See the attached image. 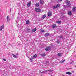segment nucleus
Segmentation results:
<instances>
[{"instance_id": "2eb2a0df", "label": "nucleus", "mask_w": 76, "mask_h": 76, "mask_svg": "<svg viewBox=\"0 0 76 76\" xmlns=\"http://www.w3.org/2000/svg\"><path fill=\"white\" fill-rule=\"evenodd\" d=\"M56 23H58V24H60V23H61V21H57L56 22Z\"/></svg>"}, {"instance_id": "2f4dec72", "label": "nucleus", "mask_w": 76, "mask_h": 76, "mask_svg": "<svg viewBox=\"0 0 76 76\" xmlns=\"http://www.w3.org/2000/svg\"><path fill=\"white\" fill-rule=\"evenodd\" d=\"M48 71H49V72H51V71H53V70H48Z\"/></svg>"}, {"instance_id": "b1692460", "label": "nucleus", "mask_w": 76, "mask_h": 76, "mask_svg": "<svg viewBox=\"0 0 76 76\" xmlns=\"http://www.w3.org/2000/svg\"><path fill=\"white\" fill-rule=\"evenodd\" d=\"M57 44H59V43H60V41L59 40V39H58L57 40Z\"/></svg>"}, {"instance_id": "e433bc0d", "label": "nucleus", "mask_w": 76, "mask_h": 76, "mask_svg": "<svg viewBox=\"0 0 76 76\" xmlns=\"http://www.w3.org/2000/svg\"><path fill=\"white\" fill-rule=\"evenodd\" d=\"M59 1H62V0H58Z\"/></svg>"}, {"instance_id": "a18cd8bd", "label": "nucleus", "mask_w": 76, "mask_h": 76, "mask_svg": "<svg viewBox=\"0 0 76 76\" xmlns=\"http://www.w3.org/2000/svg\"><path fill=\"white\" fill-rule=\"evenodd\" d=\"M72 72H73V71H72Z\"/></svg>"}, {"instance_id": "473e14b6", "label": "nucleus", "mask_w": 76, "mask_h": 76, "mask_svg": "<svg viewBox=\"0 0 76 76\" xmlns=\"http://www.w3.org/2000/svg\"><path fill=\"white\" fill-rule=\"evenodd\" d=\"M3 60L4 61H6V59H5V58H3Z\"/></svg>"}, {"instance_id": "c03bdc74", "label": "nucleus", "mask_w": 76, "mask_h": 76, "mask_svg": "<svg viewBox=\"0 0 76 76\" xmlns=\"http://www.w3.org/2000/svg\"><path fill=\"white\" fill-rule=\"evenodd\" d=\"M51 76H54L53 75H51Z\"/></svg>"}, {"instance_id": "aec40b11", "label": "nucleus", "mask_w": 76, "mask_h": 76, "mask_svg": "<svg viewBox=\"0 0 76 76\" xmlns=\"http://www.w3.org/2000/svg\"><path fill=\"white\" fill-rule=\"evenodd\" d=\"M40 3L41 4H43L44 1H42V0H41L40 1Z\"/></svg>"}, {"instance_id": "20e7f679", "label": "nucleus", "mask_w": 76, "mask_h": 76, "mask_svg": "<svg viewBox=\"0 0 76 76\" xmlns=\"http://www.w3.org/2000/svg\"><path fill=\"white\" fill-rule=\"evenodd\" d=\"M4 28V24H3V25L0 27V31H2V29H3Z\"/></svg>"}, {"instance_id": "5701e85b", "label": "nucleus", "mask_w": 76, "mask_h": 76, "mask_svg": "<svg viewBox=\"0 0 76 76\" xmlns=\"http://www.w3.org/2000/svg\"><path fill=\"white\" fill-rule=\"evenodd\" d=\"M49 35V33H47L45 34V37H48V36Z\"/></svg>"}, {"instance_id": "c85d7f7f", "label": "nucleus", "mask_w": 76, "mask_h": 76, "mask_svg": "<svg viewBox=\"0 0 76 76\" xmlns=\"http://www.w3.org/2000/svg\"><path fill=\"white\" fill-rule=\"evenodd\" d=\"M34 59V58H32H32H31L30 59V61H31V63L32 62V59Z\"/></svg>"}, {"instance_id": "f257e3e1", "label": "nucleus", "mask_w": 76, "mask_h": 76, "mask_svg": "<svg viewBox=\"0 0 76 76\" xmlns=\"http://www.w3.org/2000/svg\"><path fill=\"white\" fill-rule=\"evenodd\" d=\"M65 3L66 4H67L68 7H70V6H72V4H70V2L68 0L65 1Z\"/></svg>"}, {"instance_id": "58836bf2", "label": "nucleus", "mask_w": 76, "mask_h": 76, "mask_svg": "<svg viewBox=\"0 0 76 76\" xmlns=\"http://www.w3.org/2000/svg\"><path fill=\"white\" fill-rule=\"evenodd\" d=\"M62 76H65L64 75H62Z\"/></svg>"}, {"instance_id": "0eeeda50", "label": "nucleus", "mask_w": 76, "mask_h": 76, "mask_svg": "<svg viewBox=\"0 0 76 76\" xmlns=\"http://www.w3.org/2000/svg\"><path fill=\"white\" fill-rule=\"evenodd\" d=\"M68 14L70 16V15H72V12L70 11H69L68 12Z\"/></svg>"}, {"instance_id": "cd10ccee", "label": "nucleus", "mask_w": 76, "mask_h": 76, "mask_svg": "<svg viewBox=\"0 0 76 76\" xmlns=\"http://www.w3.org/2000/svg\"><path fill=\"white\" fill-rule=\"evenodd\" d=\"M40 32H44L45 31H44V30H41L40 31Z\"/></svg>"}, {"instance_id": "37998d69", "label": "nucleus", "mask_w": 76, "mask_h": 76, "mask_svg": "<svg viewBox=\"0 0 76 76\" xmlns=\"http://www.w3.org/2000/svg\"><path fill=\"white\" fill-rule=\"evenodd\" d=\"M18 4H19V3H18Z\"/></svg>"}, {"instance_id": "dca6fc26", "label": "nucleus", "mask_w": 76, "mask_h": 76, "mask_svg": "<svg viewBox=\"0 0 76 76\" xmlns=\"http://www.w3.org/2000/svg\"><path fill=\"white\" fill-rule=\"evenodd\" d=\"M57 26H56V24H53L52 25V28H56Z\"/></svg>"}, {"instance_id": "a878e982", "label": "nucleus", "mask_w": 76, "mask_h": 76, "mask_svg": "<svg viewBox=\"0 0 76 76\" xmlns=\"http://www.w3.org/2000/svg\"><path fill=\"white\" fill-rule=\"evenodd\" d=\"M12 55L13 57L15 58H16L17 57V56H16V55L13 53L12 54Z\"/></svg>"}, {"instance_id": "bb28decb", "label": "nucleus", "mask_w": 76, "mask_h": 76, "mask_svg": "<svg viewBox=\"0 0 76 76\" xmlns=\"http://www.w3.org/2000/svg\"><path fill=\"white\" fill-rule=\"evenodd\" d=\"M56 6V8H57V7H59L60 6V5L59 4H57Z\"/></svg>"}, {"instance_id": "a19ab883", "label": "nucleus", "mask_w": 76, "mask_h": 76, "mask_svg": "<svg viewBox=\"0 0 76 76\" xmlns=\"http://www.w3.org/2000/svg\"><path fill=\"white\" fill-rule=\"evenodd\" d=\"M74 67H76V65L75 66H74Z\"/></svg>"}, {"instance_id": "393cba45", "label": "nucleus", "mask_w": 76, "mask_h": 76, "mask_svg": "<svg viewBox=\"0 0 76 76\" xmlns=\"http://www.w3.org/2000/svg\"><path fill=\"white\" fill-rule=\"evenodd\" d=\"M47 71H44L42 72H41V73H47Z\"/></svg>"}, {"instance_id": "f704fd0d", "label": "nucleus", "mask_w": 76, "mask_h": 76, "mask_svg": "<svg viewBox=\"0 0 76 76\" xmlns=\"http://www.w3.org/2000/svg\"><path fill=\"white\" fill-rule=\"evenodd\" d=\"M73 63V61L72 62H71L69 63V64H72Z\"/></svg>"}, {"instance_id": "f8f14e48", "label": "nucleus", "mask_w": 76, "mask_h": 76, "mask_svg": "<svg viewBox=\"0 0 76 76\" xmlns=\"http://www.w3.org/2000/svg\"><path fill=\"white\" fill-rule=\"evenodd\" d=\"M45 56V53L42 54H41V57H44V56Z\"/></svg>"}, {"instance_id": "a211bd4d", "label": "nucleus", "mask_w": 76, "mask_h": 76, "mask_svg": "<svg viewBox=\"0 0 76 76\" xmlns=\"http://www.w3.org/2000/svg\"><path fill=\"white\" fill-rule=\"evenodd\" d=\"M30 23V21L29 20H27L26 22V24H29Z\"/></svg>"}, {"instance_id": "ea45409f", "label": "nucleus", "mask_w": 76, "mask_h": 76, "mask_svg": "<svg viewBox=\"0 0 76 76\" xmlns=\"http://www.w3.org/2000/svg\"><path fill=\"white\" fill-rule=\"evenodd\" d=\"M69 69H72V68H68Z\"/></svg>"}, {"instance_id": "39448f33", "label": "nucleus", "mask_w": 76, "mask_h": 76, "mask_svg": "<svg viewBox=\"0 0 76 76\" xmlns=\"http://www.w3.org/2000/svg\"><path fill=\"white\" fill-rule=\"evenodd\" d=\"M45 17H46V15L45 14L43 16L42 18H40V19L41 20H43V19L45 18Z\"/></svg>"}, {"instance_id": "1a4fd4ad", "label": "nucleus", "mask_w": 76, "mask_h": 76, "mask_svg": "<svg viewBox=\"0 0 76 76\" xmlns=\"http://www.w3.org/2000/svg\"><path fill=\"white\" fill-rule=\"evenodd\" d=\"M37 56V54H35L32 57V58L34 59V58H35Z\"/></svg>"}, {"instance_id": "6e6552de", "label": "nucleus", "mask_w": 76, "mask_h": 76, "mask_svg": "<svg viewBox=\"0 0 76 76\" xmlns=\"http://www.w3.org/2000/svg\"><path fill=\"white\" fill-rule=\"evenodd\" d=\"M37 31V28H34L31 31L32 32H35Z\"/></svg>"}, {"instance_id": "c9c22d12", "label": "nucleus", "mask_w": 76, "mask_h": 76, "mask_svg": "<svg viewBox=\"0 0 76 76\" xmlns=\"http://www.w3.org/2000/svg\"><path fill=\"white\" fill-rule=\"evenodd\" d=\"M39 73H41V70H39Z\"/></svg>"}, {"instance_id": "9d476101", "label": "nucleus", "mask_w": 76, "mask_h": 76, "mask_svg": "<svg viewBox=\"0 0 76 76\" xmlns=\"http://www.w3.org/2000/svg\"><path fill=\"white\" fill-rule=\"evenodd\" d=\"M10 20V18L9 16H7V22H9Z\"/></svg>"}, {"instance_id": "4468645a", "label": "nucleus", "mask_w": 76, "mask_h": 76, "mask_svg": "<svg viewBox=\"0 0 76 76\" xmlns=\"http://www.w3.org/2000/svg\"><path fill=\"white\" fill-rule=\"evenodd\" d=\"M63 54V53H60L58 54V57L61 56V55Z\"/></svg>"}, {"instance_id": "9b49d317", "label": "nucleus", "mask_w": 76, "mask_h": 76, "mask_svg": "<svg viewBox=\"0 0 76 76\" xmlns=\"http://www.w3.org/2000/svg\"><path fill=\"white\" fill-rule=\"evenodd\" d=\"M76 7H73L72 10L73 12H75V11L76 10Z\"/></svg>"}, {"instance_id": "f3484780", "label": "nucleus", "mask_w": 76, "mask_h": 76, "mask_svg": "<svg viewBox=\"0 0 76 76\" xmlns=\"http://www.w3.org/2000/svg\"><path fill=\"white\" fill-rule=\"evenodd\" d=\"M51 12H49L48 13V16H51Z\"/></svg>"}, {"instance_id": "72a5a7b5", "label": "nucleus", "mask_w": 76, "mask_h": 76, "mask_svg": "<svg viewBox=\"0 0 76 76\" xmlns=\"http://www.w3.org/2000/svg\"><path fill=\"white\" fill-rule=\"evenodd\" d=\"M19 55V54H18V53H17L15 55H16V56H18V55Z\"/></svg>"}, {"instance_id": "f03ea898", "label": "nucleus", "mask_w": 76, "mask_h": 76, "mask_svg": "<svg viewBox=\"0 0 76 76\" xmlns=\"http://www.w3.org/2000/svg\"><path fill=\"white\" fill-rule=\"evenodd\" d=\"M35 11L37 12H41V10L40 8H37L35 9Z\"/></svg>"}, {"instance_id": "6ab92c4d", "label": "nucleus", "mask_w": 76, "mask_h": 76, "mask_svg": "<svg viewBox=\"0 0 76 76\" xmlns=\"http://www.w3.org/2000/svg\"><path fill=\"white\" fill-rule=\"evenodd\" d=\"M26 31H28V32H29V31H30V29L29 28H26Z\"/></svg>"}, {"instance_id": "7ed1b4c3", "label": "nucleus", "mask_w": 76, "mask_h": 76, "mask_svg": "<svg viewBox=\"0 0 76 76\" xmlns=\"http://www.w3.org/2000/svg\"><path fill=\"white\" fill-rule=\"evenodd\" d=\"M51 50V47L50 46L47 47L46 48L45 50L47 51H50Z\"/></svg>"}, {"instance_id": "ddd939ff", "label": "nucleus", "mask_w": 76, "mask_h": 76, "mask_svg": "<svg viewBox=\"0 0 76 76\" xmlns=\"http://www.w3.org/2000/svg\"><path fill=\"white\" fill-rule=\"evenodd\" d=\"M66 74H67V75H72V73H71L70 72H67L66 73Z\"/></svg>"}, {"instance_id": "4be33fe9", "label": "nucleus", "mask_w": 76, "mask_h": 76, "mask_svg": "<svg viewBox=\"0 0 76 76\" xmlns=\"http://www.w3.org/2000/svg\"><path fill=\"white\" fill-rule=\"evenodd\" d=\"M39 3H37V4H36V6L37 7H38L39 6Z\"/></svg>"}, {"instance_id": "423d86ee", "label": "nucleus", "mask_w": 76, "mask_h": 76, "mask_svg": "<svg viewBox=\"0 0 76 76\" xmlns=\"http://www.w3.org/2000/svg\"><path fill=\"white\" fill-rule=\"evenodd\" d=\"M31 5V1H29L27 4V6L28 7H29Z\"/></svg>"}, {"instance_id": "4c0bfd02", "label": "nucleus", "mask_w": 76, "mask_h": 76, "mask_svg": "<svg viewBox=\"0 0 76 76\" xmlns=\"http://www.w3.org/2000/svg\"><path fill=\"white\" fill-rule=\"evenodd\" d=\"M11 8L10 9V12L11 13Z\"/></svg>"}, {"instance_id": "7c9ffc66", "label": "nucleus", "mask_w": 76, "mask_h": 76, "mask_svg": "<svg viewBox=\"0 0 76 76\" xmlns=\"http://www.w3.org/2000/svg\"><path fill=\"white\" fill-rule=\"evenodd\" d=\"M65 61V59L63 60L62 61H61V63H64V61Z\"/></svg>"}, {"instance_id": "c756f323", "label": "nucleus", "mask_w": 76, "mask_h": 76, "mask_svg": "<svg viewBox=\"0 0 76 76\" xmlns=\"http://www.w3.org/2000/svg\"><path fill=\"white\" fill-rule=\"evenodd\" d=\"M57 8V7L56 6H53V9H56Z\"/></svg>"}, {"instance_id": "79ce46f5", "label": "nucleus", "mask_w": 76, "mask_h": 76, "mask_svg": "<svg viewBox=\"0 0 76 76\" xmlns=\"http://www.w3.org/2000/svg\"><path fill=\"white\" fill-rule=\"evenodd\" d=\"M64 13H62V14L63 15V14Z\"/></svg>"}, {"instance_id": "412c9836", "label": "nucleus", "mask_w": 76, "mask_h": 76, "mask_svg": "<svg viewBox=\"0 0 76 76\" xmlns=\"http://www.w3.org/2000/svg\"><path fill=\"white\" fill-rule=\"evenodd\" d=\"M63 37L62 36V35H61V36L58 37L59 38V39H61V38H63Z\"/></svg>"}]
</instances>
